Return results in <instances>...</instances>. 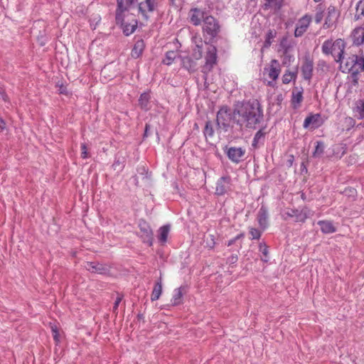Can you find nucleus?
Returning <instances> with one entry per match:
<instances>
[{"label": "nucleus", "mask_w": 364, "mask_h": 364, "mask_svg": "<svg viewBox=\"0 0 364 364\" xmlns=\"http://www.w3.org/2000/svg\"><path fill=\"white\" fill-rule=\"evenodd\" d=\"M235 121L240 130H255L264 124V110L257 100L237 102L234 105Z\"/></svg>", "instance_id": "nucleus-1"}, {"label": "nucleus", "mask_w": 364, "mask_h": 364, "mask_svg": "<svg viewBox=\"0 0 364 364\" xmlns=\"http://www.w3.org/2000/svg\"><path fill=\"white\" fill-rule=\"evenodd\" d=\"M190 22L193 26L203 24V35L205 41L214 43L215 38L220 32V25L218 19L210 14L205 9L192 8L188 13Z\"/></svg>", "instance_id": "nucleus-2"}, {"label": "nucleus", "mask_w": 364, "mask_h": 364, "mask_svg": "<svg viewBox=\"0 0 364 364\" xmlns=\"http://www.w3.org/2000/svg\"><path fill=\"white\" fill-rule=\"evenodd\" d=\"M234 108L232 110L228 106L225 105L221 107L217 112L216 114V125L218 129H222L223 132H227L230 127L236 125L235 121Z\"/></svg>", "instance_id": "nucleus-3"}, {"label": "nucleus", "mask_w": 364, "mask_h": 364, "mask_svg": "<svg viewBox=\"0 0 364 364\" xmlns=\"http://www.w3.org/2000/svg\"><path fill=\"white\" fill-rule=\"evenodd\" d=\"M206 45L205 54V64L201 68V73H203V78L205 81L208 79V75L213 69V67L218 63V50L216 47L213 44L205 41Z\"/></svg>", "instance_id": "nucleus-4"}, {"label": "nucleus", "mask_w": 364, "mask_h": 364, "mask_svg": "<svg viewBox=\"0 0 364 364\" xmlns=\"http://www.w3.org/2000/svg\"><path fill=\"white\" fill-rule=\"evenodd\" d=\"M345 47V41L341 38H338L334 42H332L331 40L325 41L321 49L323 53L326 55L331 54L335 57L336 62H340L341 59H343Z\"/></svg>", "instance_id": "nucleus-5"}, {"label": "nucleus", "mask_w": 364, "mask_h": 364, "mask_svg": "<svg viewBox=\"0 0 364 364\" xmlns=\"http://www.w3.org/2000/svg\"><path fill=\"white\" fill-rule=\"evenodd\" d=\"M200 42V45H196L195 48L193 49L192 55L194 58V60L188 55L180 56L181 67L187 70L191 73L197 70L196 60L201 59L203 57V43L201 40Z\"/></svg>", "instance_id": "nucleus-6"}, {"label": "nucleus", "mask_w": 364, "mask_h": 364, "mask_svg": "<svg viewBox=\"0 0 364 364\" xmlns=\"http://www.w3.org/2000/svg\"><path fill=\"white\" fill-rule=\"evenodd\" d=\"M223 151L230 161L234 164H239L243 161L246 150L242 147L229 146L225 145L223 147Z\"/></svg>", "instance_id": "nucleus-7"}, {"label": "nucleus", "mask_w": 364, "mask_h": 364, "mask_svg": "<svg viewBox=\"0 0 364 364\" xmlns=\"http://www.w3.org/2000/svg\"><path fill=\"white\" fill-rule=\"evenodd\" d=\"M139 237L144 243L148 244L149 247L153 245L154 233L150 225L144 219L139 220Z\"/></svg>", "instance_id": "nucleus-8"}, {"label": "nucleus", "mask_w": 364, "mask_h": 364, "mask_svg": "<svg viewBox=\"0 0 364 364\" xmlns=\"http://www.w3.org/2000/svg\"><path fill=\"white\" fill-rule=\"evenodd\" d=\"M158 6V0H144L139 4V12L142 15L144 19L147 21L149 18L148 13L154 12Z\"/></svg>", "instance_id": "nucleus-9"}, {"label": "nucleus", "mask_w": 364, "mask_h": 364, "mask_svg": "<svg viewBox=\"0 0 364 364\" xmlns=\"http://www.w3.org/2000/svg\"><path fill=\"white\" fill-rule=\"evenodd\" d=\"M231 190V178L230 176L220 177L215 187V194L217 196H224Z\"/></svg>", "instance_id": "nucleus-10"}, {"label": "nucleus", "mask_w": 364, "mask_h": 364, "mask_svg": "<svg viewBox=\"0 0 364 364\" xmlns=\"http://www.w3.org/2000/svg\"><path fill=\"white\" fill-rule=\"evenodd\" d=\"M267 125L262 124L257 129V132L255 134L252 141V147L254 149H257L261 146L264 144L265 136L268 134V132L266 131Z\"/></svg>", "instance_id": "nucleus-11"}, {"label": "nucleus", "mask_w": 364, "mask_h": 364, "mask_svg": "<svg viewBox=\"0 0 364 364\" xmlns=\"http://www.w3.org/2000/svg\"><path fill=\"white\" fill-rule=\"evenodd\" d=\"M311 20V16L309 14H305L300 18L295 28L294 36L297 38L302 36L309 27Z\"/></svg>", "instance_id": "nucleus-12"}, {"label": "nucleus", "mask_w": 364, "mask_h": 364, "mask_svg": "<svg viewBox=\"0 0 364 364\" xmlns=\"http://www.w3.org/2000/svg\"><path fill=\"white\" fill-rule=\"evenodd\" d=\"M323 124V120L321 119V114H310L304 119L303 127L304 129H307L311 126V128L315 129L320 127Z\"/></svg>", "instance_id": "nucleus-13"}, {"label": "nucleus", "mask_w": 364, "mask_h": 364, "mask_svg": "<svg viewBox=\"0 0 364 364\" xmlns=\"http://www.w3.org/2000/svg\"><path fill=\"white\" fill-rule=\"evenodd\" d=\"M327 10V16L326 17L325 22L323 25V28L324 29L330 28L333 26L336 25L339 16V12L336 10L334 6H329Z\"/></svg>", "instance_id": "nucleus-14"}, {"label": "nucleus", "mask_w": 364, "mask_h": 364, "mask_svg": "<svg viewBox=\"0 0 364 364\" xmlns=\"http://www.w3.org/2000/svg\"><path fill=\"white\" fill-rule=\"evenodd\" d=\"M303 78L306 80H310L313 75L314 62L309 57L304 58L301 68Z\"/></svg>", "instance_id": "nucleus-15"}, {"label": "nucleus", "mask_w": 364, "mask_h": 364, "mask_svg": "<svg viewBox=\"0 0 364 364\" xmlns=\"http://www.w3.org/2000/svg\"><path fill=\"white\" fill-rule=\"evenodd\" d=\"M264 73H267L268 77L272 79V81H275L280 73V68L278 60L275 59L272 60L269 67L264 68Z\"/></svg>", "instance_id": "nucleus-16"}, {"label": "nucleus", "mask_w": 364, "mask_h": 364, "mask_svg": "<svg viewBox=\"0 0 364 364\" xmlns=\"http://www.w3.org/2000/svg\"><path fill=\"white\" fill-rule=\"evenodd\" d=\"M85 267L91 273H97L100 274H105L109 271L106 265L99 262H87Z\"/></svg>", "instance_id": "nucleus-17"}, {"label": "nucleus", "mask_w": 364, "mask_h": 364, "mask_svg": "<svg viewBox=\"0 0 364 364\" xmlns=\"http://www.w3.org/2000/svg\"><path fill=\"white\" fill-rule=\"evenodd\" d=\"M303 92L304 89L302 87L299 88L295 87L291 93V102L294 109H297L300 107L301 102L303 101Z\"/></svg>", "instance_id": "nucleus-18"}, {"label": "nucleus", "mask_w": 364, "mask_h": 364, "mask_svg": "<svg viewBox=\"0 0 364 364\" xmlns=\"http://www.w3.org/2000/svg\"><path fill=\"white\" fill-rule=\"evenodd\" d=\"M257 221L259 227L263 230L268 225V209L264 205H262L258 211Z\"/></svg>", "instance_id": "nucleus-19"}, {"label": "nucleus", "mask_w": 364, "mask_h": 364, "mask_svg": "<svg viewBox=\"0 0 364 364\" xmlns=\"http://www.w3.org/2000/svg\"><path fill=\"white\" fill-rule=\"evenodd\" d=\"M294 213V218H295L294 222L296 223H305L306 220L311 215V210L306 206L303 207L301 210L295 208Z\"/></svg>", "instance_id": "nucleus-20"}, {"label": "nucleus", "mask_w": 364, "mask_h": 364, "mask_svg": "<svg viewBox=\"0 0 364 364\" xmlns=\"http://www.w3.org/2000/svg\"><path fill=\"white\" fill-rule=\"evenodd\" d=\"M188 287L186 285L181 286L174 290L171 302L173 306H178L182 304V298L184 294L187 292Z\"/></svg>", "instance_id": "nucleus-21"}, {"label": "nucleus", "mask_w": 364, "mask_h": 364, "mask_svg": "<svg viewBox=\"0 0 364 364\" xmlns=\"http://www.w3.org/2000/svg\"><path fill=\"white\" fill-rule=\"evenodd\" d=\"M117 8L116 9L115 20L117 24L124 25V12L127 9V6H124V0H117Z\"/></svg>", "instance_id": "nucleus-22"}, {"label": "nucleus", "mask_w": 364, "mask_h": 364, "mask_svg": "<svg viewBox=\"0 0 364 364\" xmlns=\"http://www.w3.org/2000/svg\"><path fill=\"white\" fill-rule=\"evenodd\" d=\"M145 48V43L143 39L137 40L132 49L131 55L133 58H139Z\"/></svg>", "instance_id": "nucleus-23"}, {"label": "nucleus", "mask_w": 364, "mask_h": 364, "mask_svg": "<svg viewBox=\"0 0 364 364\" xmlns=\"http://www.w3.org/2000/svg\"><path fill=\"white\" fill-rule=\"evenodd\" d=\"M353 44L360 46L364 43V27H358L352 33Z\"/></svg>", "instance_id": "nucleus-24"}, {"label": "nucleus", "mask_w": 364, "mask_h": 364, "mask_svg": "<svg viewBox=\"0 0 364 364\" xmlns=\"http://www.w3.org/2000/svg\"><path fill=\"white\" fill-rule=\"evenodd\" d=\"M318 225L321 228V230L324 234L333 233L336 231L333 223L328 220H319Z\"/></svg>", "instance_id": "nucleus-25"}, {"label": "nucleus", "mask_w": 364, "mask_h": 364, "mask_svg": "<svg viewBox=\"0 0 364 364\" xmlns=\"http://www.w3.org/2000/svg\"><path fill=\"white\" fill-rule=\"evenodd\" d=\"M162 293V279L161 277L156 282L151 295V301H156L159 299Z\"/></svg>", "instance_id": "nucleus-26"}, {"label": "nucleus", "mask_w": 364, "mask_h": 364, "mask_svg": "<svg viewBox=\"0 0 364 364\" xmlns=\"http://www.w3.org/2000/svg\"><path fill=\"white\" fill-rule=\"evenodd\" d=\"M356 59L357 55H353L351 57H349L345 63V65H342V60L339 62L341 63L340 68L342 69V72H350L352 70L353 67L356 65Z\"/></svg>", "instance_id": "nucleus-27"}, {"label": "nucleus", "mask_w": 364, "mask_h": 364, "mask_svg": "<svg viewBox=\"0 0 364 364\" xmlns=\"http://www.w3.org/2000/svg\"><path fill=\"white\" fill-rule=\"evenodd\" d=\"M171 230V225L169 224L161 226L159 230L158 239L161 244H164L167 242L168 235Z\"/></svg>", "instance_id": "nucleus-28"}, {"label": "nucleus", "mask_w": 364, "mask_h": 364, "mask_svg": "<svg viewBox=\"0 0 364 364\" xmlns=\"http://www.w3.org/2000/svg\"><path fill=\"white\" fill-rule=\"evenodd\" d=\"M150 94L149 92H144L141 94L139 99V106L142 110L148 111L149 107V101H150Z\"/></svg>", "instance_id": "nucleus-29"}, {"label": "nucleus", "mask_w": 364, "mask_h": 364, "mask_svg": "<svg viewBox=\"0 0 364 364\" xmlns=\"http://www.w3.org/2000/svg\"><path fill=\"white\" fill-rule=\"evenodd\" d=\"M353 112L359 119H364V98L355 101Z\"/></svg>", "instance_id": "nucleus-30"}, {"label": "nucleus", "mask_w": 364, "mask_h": 364, "mask_svg": "<svg viewBox=\"0 0 364 364\" xmlns=\"http://www.w3.org/2000/svg\"><path fill=\"white\" fill-rule=\"evenodd\" d=\"M180 56L181 55H179L178 54L177 51H175V50L167 51L165 53L164 58L162 60V63L164 65H170L173 63L174 60H176V58H180Z\"/></svg>", "instance_id": "nucleus-31"}, {"label": "nucleus", "mask_w": 364, "mask_h": 364, "mask_svg": "<svg viewBox=\"0 0 364 364\" xmlns=\"http://www.w3.org/2000/svg\"><path fill=\"white\" fill-rule=\"evenodd\" d=\"M122 27L123 33L125 36H129L133 33L137 28V21L133 19L132 23H124Z\"/></svg>", "instance_id": "nucleus-32"}, {"label": "nucleus", "mask_w": 364, "mask_h": 364, "mask_svg": "<svg viewBox=\"0 0 364 364\" xmlns=\"http://www.w3.org/2000/svg\"><path fill=\"white\" fill-rule=\"evenodd\" d=\"M355 125V120L350 117H346L341 121L342 131L348 132Z\"/></svg>", "instance_id": "nucleus-33"}, {"label": "nucleus", "mask_w": 364, "mask_h": 364, "mask_svg": "<svg viewBox=\"0 0 364 364\" xmlns=\"http://www.w3.org/2000/svg\"><path fill=\"white\" fill-rule=\"evenodd\" d=\"M315 144H316V146H315V150L313 152V156L315 158L320 157L324 153L325 144L322 141H316Z\"/></svg>", "instance_id": "nucleus-34"}, {"label": "nucleus", "mask_w": 364, "mask_h": 364, "mask_svg": "<svg viewBox=\"0 0 364 364\" xmlns=\"http://www.w3.org/2000/svg\"><path fill=\"white\" fill-rule=\"evenodd\" d=\"M214 129L211 121L208 120L205 122V128L203 129V134L205 139L212 138L214 136Z\"/></svg>", "instance_id": "nucleus-35"}, {"label": "nucleus", "mask_w": 364, "mask_h": 364, "mask_svg": "<svg viewBox=\"0 0 364 364\" xmlns=\"http://www.w3.org/2000/svg\"><path fill=\"white\" fill-rule=\"evenodd\" d=\"M259 250L263 255L261 260L264 262H267L269 260L268 246L264 242H260L259 245Z\"/></svg>", "instance_id": "nucleus-36"}, {"label": "nucleus", "mask_w": 364, "mask_h": 364, "mask_svg": "<svg viewBox=\"0 0 364 364\" xmlns=\"http://www.w3.org/2000/svg\"><path fill=\"white\" fill-rule=\"evenodd\" d=\"M297 76L296 72L287 71L282 76V82L284 84H288L291 80H295Z\"/></svg>", "instance_id": "nucleus-37"}, {"label": "nucleus", "mask_w": 364, "mask_h": 364, "mask_svg": "<svg viewBox=\"0 0 364 364\" xmlns=\"http://www.w3.org/2000/svg\"><path fill=\"white\" fill-rule=\"evenodd\" d=\"M276 34H277V32L274 30L269 29L267 31V33L266 34L265 41L264 42V47L268 48L271 46L272 41L273 38H274L276 37Z\"/></svg>", "instance_id": "nucleus-38"}, {"label": "nucleus", "mask_w": 364, "mask_h": 364, "mask_svg": "<svg viewBox=\"0 0 364 364\" xmlns=\"http://www.w3.org/2000/svg\"><path fill=\"white\" fill-rule=\"evenodd\" d=\"M281 46L284 48V53H283L284 60H283V63L284 64H287V63H290L291 61V60L294 59V57H293L292 55H291L289 53V47L288 46H285L284 45L283 41L281 42Z\"/></svg>", "instance_id": "nucleus-39"}, {"label": "nucleus", "mask_w": 364, "mask_h": 364, "mask_svg": "<svg viewBox=\"0 0 364 364\" xmlns=\"http://www.w3.org/2000/svg\"><path fill=\"white\" fill-rule=\"evenodd\" d=\"M356 19L360 18L364 16V0H360L358 2L356 6Z\"/></svg>", "instance_id": "nucleus-40"}, {"label": "nucleus", "mask_w": 364, "mask_h": 364, "mask_svg": "<svg viewBox=\"0 0 364 364\" xmlns=\"http://www.w3.org/2000/svg\"><path fill=\"white\" fill-rule=\"evenodd\" d=\"M250 240H259L261 237L262 232L259 230L254 228H250Z\"/></svg>", "instance_id": "nucleus-41"}, {"label": "nucleus", "mask_w": 364, "mask_h": 364, "mask_svg": "<svg viewBox=\"0 0 364 364\" xmlns=\"http://www.w3.org/2000/svg\"><path fill=\"white\" fill-rule=\"evenodd\" d=\"M323 18V10L321 7H318L314 17L316 23H320Z\"/></svg>", "instance_id": "nucleus-42"}, {"label": "nucleus", "mask_w": 364, "mask_h": 364, "mask_svg": "<svg viewBox=\"0 0 364 364\" xmlns=\"http://www.w3.org/2000/svg\"><path fill=\"white\" fill-rule=\"evenodd\" d=\"M295 208H287V210L282 214V218L284 220H287L289 218H294V213Z\"/></svg>", "instance_id": "nucleus-43"}, {"label": "nucleus", "mask_w": 364, "mask_h": 364, "mask_svg": "<svg viewBox=\"0 0 364 364\" xmlns=\"http://www.w3.org/2000/svg\"><path fill=\"white\" fill-rule=\"evenodd\" d=\"M244 237H245V233L241 232V233L238 234L237 236H235V237H233L232 239L230 240L227 243V246L230 247V246L235 244L238 240H242Z\"/></svg>", "instance_id": "nucleus-44"}, {"label": "nucleus", "mask_w": 364, "mask_h": 364, "mask_svg": "<svg viewBox=\"0 0 364 364\" xmlns=\"http://www.w3.org/2000/svg\"><path fill=\"white\" fill-rule=\"evenodd\" d=\"M81 157L82 159H87L89 157V154L87 152V148L85 143L81 144Z\"/></svg>", "instance_id": "nucleus-45"}, {"label": "nucleus", "mask_w": 364, "mask_h": 364, "mask_svg": "<svg viewBox=\"0 0 364 364\" xmlns=\"http://www.w3.org/2000/svg\"><path fill=\"white\" fill-rule=\"evenodd\" d=\"M238 260V255L237 254H232L230 257L227 258L226 262L229 264H235Z\"/></svg>", "instance_id": "nucleus-46"}, {"label": "nucleus", "mask_w": 364, "mask_h": 364, "mask_svg": "<svg viewBox=\"0 0 364 364\" xmlns=\"http://www.w3.org/2000/svg\"><path fill=\"white\" fill-rule=\"evenodd\" d=\"M58 87V92L60 94L68 95L69 94L67 87L64 85L63 84L61 85H57Z\"/></svg>", "instance_id": "nucleus-47"}, {"label": "nucleus", "mask_w": 364, "mask_h": 364, "mask_svg": "<svg viewBox=\"0 0 364 364\" xmlns=\"http://www.w3.org/2000/svg\"><path fill=\"white\" fill-rule=\"evenodd\" d=\"M209 237H210V240H208V241L206 242L207 247H209L210 249H213L215 245V237H214V235H210L209 236Z\"/></svg>", "instance_id": "nucleus-48"}, {"label": "nucleus", "mask_w": 364, "mask_h": 364, "mask_svg": "<svg viewBox=\"0 0 364 364\" xmlns=\"http://www.w3.org/2000/svg\"><path fill=\"white\" fill-rule=\"evenodd\" d=\"M356 65L359 66L361 70H364V58H359L357 55Z\"/></svg>", "instance_id": "nucleus-49"}, {"label": "nucleus", "mask_w": 364, "mask_h": 364, "mask_svg": "<svg viewBox=\"0 0 364 364\" xmlns=\"http://www.w3.org/2000/svg\"><path fill=\"white\" fill-rule=\"evenodd\" d=\"M343 193L348 196H354L356 193V190L353 188L348 187L345 188Z\"/></svg>", "instance_id": "nucleus-50"}, {"label": "nucleus", "mask_w": 364, "mask_h": 364, "mask_svg": "<svg viewBox=\"0 0 364 364\" xmlns=\"http://www.w3.org/2000/svg\"><path fill=\"white\" fill-rule=\"evenodd\" d=\"M122 296H118L114 301V306H113V311H116L118 309L119 304L122 301Z\"/></svg>", "instance_id": "nucleus-51"}, {"label": "nucleus", "mask_w": 364, "mask_h": 364, "mask_svg": "<svg viewBox=\"0 0 364 364\" xmlns=\"http://www.w3.org/2000/svg\"><path fill=\"white\" fill-rule=\"evenodd\" d=\"M0 97L4 101L7 102L9 100V97L5 92V90L2 87H0Z\"/></svg>", "instance_id": "nucleus-52"}, {"label": "nucleus", "mask_w": 364, "mask_h": 364, "mask_svg": "<svg viewBox=\"0 0 364 364\" xmlns=\"http://www.w3.org/2000/svg\"><path fill=\"white\" fill-rule=\"evenodd\" d=\"M150 128H151V125L149 124H145V127H144V135H143V137L144 138H146L148 137L149 135H150Z\"/></svg>", "instance_id": "nucleus-53"}, {"label": "nucleus", "mask_w": 364, "mask_h": 364, "mask_svg": "<svg viewBox=\"0 0 364 364\" xmlns=\"http://www.w3.org/2000/svg\"><path fill=\"white\" fill-rule=\"evenodd\" d=\"M182 0H168L169 4L172 6L179 7Z\"/></svg>", "instance_id": "nucleus-54"}, {"label": "nucleus", "mask_w": 364, "mask_h": 364, "mask_svg": "<svg viewBox=\"0 0 364 364\" xmlns=\"http://www.w3.org/2000/svg\"><path fill=\"white\" fill-rule=\"evenodd\" d=\"M6 128V122L0 117V129L1 131H4Z\"/></svg>", "instance_id": "nucleus-55"}, {"label": "nucleus", "mask_w": 364, "mask_h": 364, "mask_svg": "<svg viewBox=\"0 0 364 364\" xmlns=\"http://www.w3.org/2000/svg\"><path fill=\"white\" fill-rule=\"evenodd\" d=\"M137 0H125L124 6H127V9L130 6H132L135 1Z\"/></svg>", "instance_id": "nucleus-56"}, {"label": "nucleus", "mask_w": 364, "mask_h": 364, "mask_svg": "<svg viewBox=\"0 0 364 364\" xmlns=\"http://www.w3.org/2000/svg\"><path fill=\"white\" fill-rule=\"evenodd\" d=\"M50 328L53 334L58 333V329L56 325H52Z\"/></svg>", "instance_id": "nucleus-57"}, {"label": "nucleus", "mask_w": 364, "mask_h": 364, "mask_svg": "<svg viewBox=\"0 0 364 364\" xmlns=\"http://www.w3.org/2000/svg\"><path fill=\"white\" fill-rule=\"evenodd\" d=\"M282 100H283L282 95H281V94H280V95H278L277 96V104H278V105H280V104L282 103Z\"/></svg>", "instance_id": "nucleus-58"}, {"label": "nucleus", "mask_w": 364, "mask_h": 364, "mask_svg": "<svg viewBox=\"0 0 364 364\" xmlns=\"http://www.w3.org/2000/svg\"><path fill=\"white\" fill-rule=\"evenodd\" d=\"M293 161H294V156H293V155H291V156H290V159H288V161H287V163H288V164H287V165H288L289 166H292V164H293Z\"/></svg>", "instance_id": "nucleus-59"}, {"label": "nucleus", "mask_w": 364, "mask_h": 364, "mask_svg": "<svg viewBox=\"0 0 364 364\" xmlns=\"http://www.w3.org/2000/svg\"><path fill=\"white\" fill-rule=\"evenodd\" d=\"M120 164H121V162L119 161V159H117V160H115V161H114V164H113L112 166L114 167V169H116V168H117V167L118 166H119Z\"/></svg>", "instance_id": "nucleus-60"}, {"label": "nucleus", "mask_w": 364, "mask_h": 364, "mask_svg": "<svg viewBox=\"0 0 364 364\" xmlns=\"http://www.w3.org/2000/svg\"><path fill=\"white\" fill-rule=\"evenodd\" d=\"M53 339L56 341H59V333L53 334Z\"/></svg>", "instance_id": "nucleus-61"}, {"label": "nucleus", "mask_w": 364, "mask_h": 364, "mask_svg": "<svg viewBox=\"0 0 364 364\" xmlns=\"http://www.w3.org/2000/svg\"><path fill=\"white\" fill-rule=\"evenodd\" d=\"M301 198L303 200H306V196L304 193H301Z\"/></svg>", "instance_id": "nucleus-62"}, {"label": "nucleus", "mask_w": 364, "mask_h": 364, "mask_svg": "<svg viewBox=\"0 0 364 364\" xmlns=\"http://www.w3.org/2000/svg\"><path fill=\"white\" fill-rule=\"evenodd\" d=\"M137 318H138V319H143L144 318V315L139 314L137 315Z\"/></svg>", "instance_id": "nucleus-63"}, {"label": "nucleus", "mask_w": 364, "mask_h": 364, "mask_svg": "<svg viewBox=\"0 0 364 364\" xmlns=\"http://www.w3.org/2000/svg\"><path fill=\"white\" fill-rule=\"evenodd\" d=\"M302 166L303 168H301V171L303 172L304 171H307V168H306V166L304 165V163L302 164Z\"/></svg>", "instance_id": "nucleus-64"}]
</instances>
